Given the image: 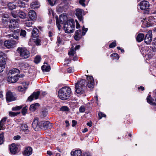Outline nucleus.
I'll use <instances>...</instances> for the list:
<instances>
[{
	"instance_id": "13d9d810",
	"label": "nucleus",
	"mask_w": 156,
	"mask_h": 156,
	"mask_svg": "<svg viewBox=\"0 0 156 156\" xmlns=\"http://www.w3.org/2000/svg\"><path fill=\"white\" fill-rule=\"evenodd\" d=\"M21 138L20 136L19 135H17L16 136H15L13 137V139L15 140H19Z\"/></svg>"
},
{
	"instance_id": "4be33fe9",
	"label": "nucleus",
	"mask_w": 156,
	"mask_h": 156,
	"mask_svg": "<svg viewBox=\"0 0 156 156\" xmlns=\"http://www.w3.org/2000/svg\"><path fill=\"white\" fill-rule=\"evenodd\" d=\"M32 148L30 147H28L25 148L23 152V154L25 155L29 156L32 153Z\"/></svg>"
},
{
	"instance_id": "f3484780",
	"label": "nucleus",
	"mask_w": 156,
	"mask_h": 156,
	"mask_svg": "<svg viewBox=\"0 0 156 156\" xmlns=\"http://www.w3.org/2000/svg\"><path fill=\"white\" fill-rule=\"evenodd\" d=\"M149 49L151 52H147V54L150 56V57H151L156 53V47L154 46H151Z\"/></svg>"
},
{
	"instance_id": "a18cd8bd",
	"label": "nucleus",
	"mask_w": 156,
	"mask_h": 156,
	"mask_svg": "<svg viewBox=\"0 0 156 156\" xmlns=\"http://www.w3.org/2000/svg\"><path fill=\"white\" fill-rule=\"evenodd\" d=\"M88 29L87 28H85L84 26H83L82 28L83 32L82 33V35H84L86 32L87 31Z\"/></svg>"
},
{
	"instance_id": "6e6d98bb",
	"label": "nucleus",
	"mask_w": 156,
	"mask_h": 156,
	"mask_svg": "<svg viewBox=\"0 0 156 156\" xmlns=\"http://www.w3.org/2000/svg\"><path fill=\"white\" fill-rule=\"evenodd\" d=\"M143 23L144 27H148V24L147 23V21L145 20H144V21H143Z\"/></svg>"
},
{
	"instance_id": "49530a36",
	"label": "nucleus",
	"mask_w": 156,
	"mask_h": 156,
	"mask_svg": "<svg viewBox=\"0 0 156 156\" xmlns=\"http://www.w3.org/2000/svg\"><path fill=\"white\" fill-rule=\"evenodd\" d=\"M69 110L67 106H64L60 108V110L62 111H68Z\"/></svg>"
},
{
	"instance_id": "423d86ee",
	"label": "nucleus",
	"mask_w": 156,
	"mask_h": 156,
	"mask_svg": "<svg viewBox=\"0 0 156 156\" xmlns=\"http://www.w3.org/2000/svg\"><path fill=\"white\" fill-rule=\"evenodd\" d=\"M18 43L17 41H14L12 40H8L5 41L4 42L5 47L8 48L13 47Z\"/></svg>"
},
{
	"instance_id": "58836bf2",
	"label": "nucleus",
	"mask_w": 156,
	"mask_h": 156,
	"mask_svg": "<svg viewBox=\"0 0 156 156\" xmlns=\"http://www.w3.org/2000/svg\"><path fill=\"white\" fill-rule=\"evenodd\" d=\"M21 128L23 130H27L28 129V126L26 124H23L21 125Z\"/></svg>"
},
{
	"instance_id": "680f3d73",
	"label": "nucleus",
	"mask_w": 156,
	"mask_h": 156,
	"mask_svg": "<svg viewBox=\"0 0 156 156\" xmlns=\"http://www.w3.org/2000/svg\"><path fill=\"white\" fill-rule=\"evenodd\" d=\"M72 126L73 127H74L76 124V122L74 120H72Z\"/></svg>"
},
{
	"instance_id": "473e14b6",
	"label": "nucleus",
	"mask_w": 156,
	"mask_h": 156,
	"mask_svg": "<svg viewBox=\"0 0 156 156\" xmlns=\"http://www.w3.org/2000/svg\"><path fill=\"white\" fill-rule=\"evenodd\" d=\"M19 72V70L16 69H13L10 71L9 75H14V74L17 73Z\"/></svg>"
},
{
	"instance_id": "5fc2aeb1",
	"label": "nucleus",
	"mask_w": 156,
	"mask_h": 156,
	"mask_svg": "<svg viewBox=\"0 0 156 156\" xmlns=\"http://www.w3.org/2000/svg\"><path fill=\"white\" fill-rule=\"evenodd\" d=\"M82 156H91V155L89 152H85L83 153Z\"/></svg>"
},
{
	"instance_id": "864d4df0",
	"label": "nucleus",
	"mask_w": 156,
	"mask_h": 156,
	"mask_svg": "<svg viewBox=\"0 0 156 156\" xmlns=\"http://www.w3.org/2000/svg\"><path fill=\"white\" fill-rule=\"evenodd\" d=\"M85 2V0H80L79 3L80 4L82 5L83 6L85 7V5L84 2Z\"/></svg>"
},
{
	"instance_id": "4468645a",
	"label": "nucleus",
	"mask_w": 156,
	"mask_h": 156,
	"mask_svg": "<svg viewBox=\"0 0 156 156\" xmlns=\"http://www.w3.org/2000/svg\"><path fill=\"white\" fill-rule=\"evenodd\" d=\"M9 149L11 154H15L17 152L18 147L14 144H12L9 146Z\"/></svg>"
},
{
	"instance_id": "5701e85b",
	"label": "nucleus",
	"mask_w": 156,
	"mask_h": 156,
	"mask_svg": "<svg viewBox=\"0 0 156 156\" xmlns=\"http://www.w3.org/2000/svg\"><path fill=\"white\" fill-rule=\"evenodd\" d=\"M39 31L36 28H34L32 32V37L33 38L37 37L39 36Z\"/></svg>"
},
{
	"instance_id": "8fccbe9b",
	"label": "nucleus",
	"mask_w": 156,
	"mask_h": 156,
	"mask_svg": "<svg viewBox=\"0 0 156 156\" xmlns=\"http://www.w3.org/2000/svg\"><path fill=\"white\" fill-rule=\"evenodd\" d=\"M27 109L26 108V107H25L23 108L22 109V113L23 115H25L26 112H27Z\"/></svg>"
},
{
	"instance_id": "f03ea898",
	"label": "nucleus",
	"mask_w": 156,
	"mask_h": 156,
	"mask_svg": "<svg viewBox=\"0 0 156 156\" xmlns=\"http://www.w3.org/2000/svg\"><path fill=\"white\" fill-rule=\"evenodd\" d=\"M71 93V89L67 87H63L58 91L59 97L62 100H67L70 96Z\"/></svg>"
},
{
	"instance_id": "ddd939ff",
	"label": "nucleus",
	"mask_w": 156,
	"mask_h": 156,
	"mask_svg": "<svg viewBox=\"0 0 156 156\" xmlns=\"http://www.w3.org/2000/svg\"><path fill=\"white\" fill-rule=\"evenodd\" d=\"M40 128L44 129H50L51 127V124L49 121L41 122H40Z\"/></svg>"
},
{
	"instance_id": "bf43d9fd",
	"label": "nucleus",
	"mask_w": 156,
	"mask_h": 156,
	"mask_svg": "<svg viewBox=\"0 0 156 156\" xmlns=\"http://www.w3.org/2000/svg\"><path fill=\"white\" fill-rule=\"evenodd\" d=\"M47 114V112L46 111H43L42 112L41 115L43 117L46 116Z\"/></svg>"
},
{
	"instance_id": "2f4dec72",
	"label": "nucleus",
	"mask_w": 156,
	"mask_h": 156,
	"mask_svg": "<svg viewBox=\"0 0 156 156\" xmlns=\"http://www.w3.org/2000/svg\"><path fill=\"white\" fill-rule=\"evenodd\" d=\"M8 7L11 9H15L16 8V4L11 2H9L7 4Z\"/></svg>"
},
{
	"instance_id": "c85d7f7f",
	"label": "nucleus",
	"mask_w": 156,
	"mask_h": 156,
	"mask_svg": "<svg viewBox=\"0 0 156 156\" xmlns=\"http://www.w3.org/2000/svg\"><path fill=\"white\" fill-rule=\"evenodd\" d=\"M39 106V104L38 103L33 104L30 106V109L31 111H34Z\"/></svg>"
},
{
	"instance_id": "2eb2a0df",
	"label": "nucleus",
	"mask_w": 156,
	"mask_h": 156,
	"mask_svg": "<svg viewBox=\"0 0 156 156\" xmlns=\"http://www.w3.org/2000/svg\"><path fill=\"white\" fill-rule=\"evenodd\" d=\"M22 85L19 86L18 87V90L20 91H23L26 90L28 88L29 84L27 83H22Z\"/></svg>"
},
{
	"instance_id": "a211bd4d",
	"label": "nucleus",
	"mask_w": 156,
	"mask_h": 156,
	"mask_svg": "<svg viewBox=\"0 0 156 156\" xmlns=\"http://www.w3.org/2000/svg\"><path fill=\"white\" fill-rule=\"evenodd\" d=\"M40 94V92L37 91L36 92L34 93L28 98V100L30 101H31L34 98L36 99L38 98Z\"/></svg>"
},
{
	"instance_id": "dca6fc26",
	"label": "nucleus",
	"mask_w": 156,
	"mask_h": 156,
	"mask_svg": "<svg viewBox=\"0 0 156 156\" xmlns=\"http://www.w3.org/2000/svg\"><path fill=\"white\" fill-rule=\"evenodd\" d=\"M38 119L37 118H35L32 123L33 127L36 131L38 129V127L40 128L41 126L40 123H39V125L38 124Z\"/></svg>"
},
{
	"instance_id": "0eeeda50",
	"label": "nucleus",
	"mask_w": 156,
	"mask_h": 156,
	"mask_svg": "<svg viewBox=\"0 0 156 156\" xmlns=\"http://www.w3.org/2000/svg\"><path fill=\"white\" fill-rule=\"evenodd\" d=\"M6 100L9 101H14L16 99L15 94L11 92H8L6 93Z\"/></svg>"
},
{
	"instance_id": "cd10ccee",
	"label": "nucleus",
	"mask_w": 156,
	"mask_h": 156,
	"mask_svg": "<svg viewBox=\"0 0 156 156\" xmlns=\"http://www.w3.org/2000/svg\"><path fill=\"white\" fill-rule=\"evenodd\" d=\"M144 35L143 34H139L136 37V40L138 42L142 41L144 38Z\"/></svg>"
},
{
	"instance_id": "e2e57ef3",
	"label": "nucleus",
	"mask_w": 156,
	"mask_h": 156,
	"mask_svg": "<svg viewBox=\"0 0 156 156\" xmlns=\"http://www.w3.org/2000/svg\"><path fill=\"white\" fill-rule=\"evenodd\" d=\"M74 38L76 41L79 40L80 39V37H79L78 35H75L74 36Z\"/></svg>"
},
{
	"instance_id": "69168bd1",
	"label": "nucleus",
	"mask_w": 156,
	"mask_h": 156,
	"mask_svg": "<svg viewBox=\"0 0 156 156\" xmlns=\"http://www.w3.org/2000/svg\"><path fill=\"white\" fill-rule=\"evenodd\" d=\"M11 15H12L14 18H16L17 17L16 14L14 13L13 12H12L11 13Z\"/></svg>"
},
{
	"instance_id": "37998d69",
	"label": "nucleus",
	"mask_w": 156,
	"mask_h": 156,
	"mask_svg": "<svg viewBox=\"0 0 156 156\" xmlns=\"http://www.w3.org/2000/svg\"><path fill=\"white\" fill-rule=\"evenodd\" d=\"M116 43L115 41H114V42H112L109 45V47L110 48H114L116 46Z\"/></svg>"
},
{
	"instance_id": "b1692460",
	"label": "nucleus",
	"mask_w": 156,
	"mask_h": 156,
	"mask_svg": "<svg viewBox=\"0 0 156 156\" xmlns=\"http://www.w3.org/2000/svg\"><path fill=\"white\" fill-rule=\"evenodd\" d=\"M71 154L72 156H82V152L80 150H76L75 151H72Z\"/></svg>"
},
{
	"instance_id": "ea45409f",
	"label": "nucleus",
	"mask_w": 156,
	"mask_h": 156,
	"mask_svg": "<svg viewBox=\"0 0 156 156\" xmlns=\"http://www.w3.org/2000/svg\"><path fill=\"white\" fill-rule=\"evenodd\" d=\"M5 62L4 60H0V66L5 67Z\"/></svg>"
},
{
	"instance_id": "052dcab7",
	"label": "nucleus",
	"mask_w": 156,
	"mask_h": 156,
	"mask_svg": "<svg viewBox=\"0 0 156 156\" xmlns=\"http://www.w3.org/2000/svg\"><path fill=\"white\" fill-rule=\"evenodd\" d=\"M62 41V40L60 37L58 36L57 37V42L58 44H60Z\"/></svg>"
},
{
	"instance_id": "603ef678",
	"label": "nucleus",
	"mask_w": 156,
	"mask_h": 156,
	"mask_svg": "<svg viewBox=\"0 0 156 156\" xmlns=\"http://www.w3.org/2000/svg\"><path fill=\"white\" fill-rule=\"evenodd\" d=\"M48 1L49 4L51 6H53L55 4L56 1H54L53 2H52L51 0H47Z\"/></svg>"
},
{
	"instance_id": "bb28decb",
	"label": "nucleus",
	"mask_w": 156,
	"mask_h": 156,
	"mask_svg": "<svg viewBox=\"0 0 156 156\" xmlns=\"http://www.w3.org/2000/svg\"><path fill=\"white\" fill-rule=\"evenodd\" d=\"M6 119V118H4L0 121V127L1 128V130H3L5 129V128L3 127V126L5 125Z\"/></svg>"
},
{
	"instance_id": "a19ab883",
	"label": "nucleus",
	"mask_w": 156,
	"mask_h": 156,
	"mask_svg": "<svg viewBox=\"0 0 156 156\" xmlns=\"http://www.w3.org/2000/svg\"><path fill=\"white\" fill-rule=\"evenodd\" d=\"M25 26L28 27H30L32 25V23L30 21H28L25 23Z\"/></svg>"
},
{
	"instance_id": "6ab92c4d",
	"label": "nucleus",
	"mask_w": 156,
	"mask_h": 156,
	"mask_svg": "<svg viewBox=\"0 0 156 156\" xmlns=\"http://www.w3.org/2000/svg\"><path fill=\"white\" fill-rule=\"evenodd\" d=\"M147 102L151 105H156V98L154 100L150 95H149L147 98Z\"/></svg>"
},
{
	"instance_id": "1a4fd4ad",
	"label": "nucleus",
	"mask_w": 156,
	"mask_h": 156,
	"mask_svg": "<svg viewBox=\"0 0 156 156\" xmlns=\"http://www.w3.org/2000/svg\"><path fill=\"white\" fill-rule=\"evenodd\" d=\"M149 3L147 1H144L140 3V9L142 10H146L148 9L149 7Z\"/></svg>"
},
{
	"instance_id": "9b49d317",
	"label": "nucleus",
	"mask_w": 156,
	"mask_h": 156,
	"mask_svg": "<svg viewBox=\"0 0 156 156\" xmlns=\"http://www.w3.org/2000/svg\"><path fill=\"white\" fill-rule=\"evenodd\" d=\"M18 78V77L17 75H9L7 78V80L8 82L14 83L17 81Z\"/></svg>"
},
{
	"instance_id": "39448f33",
	"label": "nucleus",
	"mask_w": 156,
	"mask_h": 156,
	"mask_svg": "<svg viewBox=\"0 0 156 156\" xmlns=\"http://www.w3.org/2000/svg\"><path fill=\"white\" fill-rule=\"evenodd\" d=\"M66 15L64 14H61L59 17L58 19L57 16L55 17L56 24L59 30H60L61 29V25L63 24L64 21H66Z\"/></svg>"
},
{
	"instance_id": "c9c22d12",
	"label": "nucleus",
	"mask_w": 156,
	"mask_h": 156,
	"mask_svg": "<svg viewBox=\"0 0 156 156\" xmlns=\"http://www.w3.org/2000/svg\"><path fill=\"white\" fill-rule=\"evenodd\" d=\"M41 60V57L40 56H36L34 59V62L36 63H38Z\"/></svg>"
},
{
	"instance_id": "3c124183",
	"label": "nucleus",
	"mask_w": 156,
	"mask_h": 156,
	"mask_svg": "<svg viewBox=\"0 0 156 156\" xmlns=\"http://www.w3.org/2000/svg\"><path fill=\"white\" fill-rule=\"evenodd\" d=\"M80 112H83L85 111V108L84 106H81L79 108Z\"/></svg>"
},
{
	"instance_id": "4c0bfd02",
	"label": "nucleus",
	"mask_w": 156,
	"mask_h": 156,
	"mask_svg": "<svg viewBox=\"0 0 156 156\" xmlns=\"http://www.w3.org/2000/svg\"><path fill=\"white\" fill-rule=\"evenodd\" d=\"M41 42V40L39 38H37L34 41V42L37 45H40Z\"/></svg>"
},
{
	"instance_id": "f8f14e48",
	"label": "nucleus",
	"mask_w": 156,
	"mask_h": 156,
	"mask_svg": "<svg viewBox=\"0 0 156 156\" xmlns=\"http://www.w3.org/2000/svg\"><path fill=\"white\" fill-rule=\"evenodd\" d=\"M87 85L90 88H93L94 85V81L93 77L91 76H89L87 77Z\"/></svg>"
},
{
	"instance_id": "393cba45",
	"label": "nucleus",
	"mask_w": 156,
	"mask_h": 156,
	"mask_svg": "<svg viewBox=\"0 0 156 156\" xmlns=\"http://www.w3.org/2000/svg\"><path fill=\"white\" fill-rule=\"evenodd\" d=\"M86 83V81L85 80L82 79L79 81L78 82L76 85H77L79 87L83 88L85 87V84Z\"/></svg>"
},
{
	"instance_id": "7ed1b4c3",
	"label": "nucleus",
	"mask_w": 156,
	"mask_h": 156,
	"mask_svg": "<svg viewBox=\"0 0 156 156\" xmlns=\"http://www.w3.org/2000/svg\"><path fill=\"white\" fill-rule=\"evenodd\" d=\"M75 26V22L72 19L68 20L66 24L64 25V30L66 33H70L73 32Z\"/></svg>"
},
{
	"instance_id": "f257e3e1",
	"label": "nucleus",
	"mask_w": 156,
	"mask_h": 156,
	"mask_svg": "<svg viewBox=\"0 0 156 156\" xmlns=\"http://www.w3.org/2000/svg\"><path fill=\"white\" fill-rule=\"evenodd\" d=\"M19 20L17 19H12L9 21L11 24L9 25V28L14 33L16 34H10L6 35L8 38H10L11 37H13L14 38L18 40L19 37L18 35L20 32V30L18 29V23L19 22Z\"/></svg>"
},
{
	"instance_id": "412c9836",
	"label": "nucleus",
	"mask_w": 156,
	"mask_h": 156,
	"mask_svg": "<svg viewBox=\"0 0 156 156\" xmlns=\"http://www.w3.org/2000/svg\"><path fill=\"white\" fill-rule=\"evenodd\" d=\"M44 64L41 67L43 71L45 72H49L51 69L50 66L47 63H44Z\"/></svg>"
},
{
	"instance_id": "c756f323",
	"label": "nucleus",
	"mask_w": 156,
	"mask_h": 156,
	"mask_svg": "<svg viewBox=\"0 0 156 156\" xmlns=\"http://www.w3.org/2000/svg\"><path fill=\"white\" fill-rule=\"evenodd\" d=\"M30 5L31 8L34 9H37L39 7L38 2H32Z\"/></svg>"
},
{
	"instance_id": "72a5a7b5",
	"label": "nucleus",
	"mask_w": 156,
	"mask_h": 156,
	"mask_svg": "<svg viewBox=\"0 0 156 156\" xmlns=\"http://www.w3.org/2000/svg\"><path fill=\"white\" fill-rule=\"evenodd\" d=\"M20 112H9V115L11 117H14L16 116L17 115L20 114Z\"/></svg>"
},
{
	"instance_id": "f704fd0d",
	"label": "nucleus",
	"mask_w": 156,
	"mask_h": 156,
	"mask_svg": "<svg viewBox=\"0 0 156 156\" xmlns=\"http://www.w3.org/2000/svg\"><path fill=\"white\" fill-rule=\"evenodd\" d=\"M22 106H18L16 107H13L12 108V110L13 111H19L22 108Z\"/></svg>"
},
{
	"instance_id": "6e6552de",
	"label": "nucleus",
	"mask_w": 156,
	"mask_h": 156,
	"mask_svg": "<svg viewBox=\"0 0 156 156\" xmlns=\"http://www.w3.org/2000/svg\"><path fill=\"white\" fill-rule=\"evenodd\" d=\"M152 34L151 31H149L146 34L145 39V42L147 44H150L152 41Z\"/></svg>"
},
{
	"instance_id": "e433bc0d",
	"label": "nucleus",
	"mask_w": 156,
	"mask_h": 156,
	"mask_svg": "<svg viewBox=\"0 0 156 156\" xmlns=\"http://www.w3.org/2000/svg\"><path fill=\"white\" fill-rule=\"evenodd\" d=\"M75 53V51L73 49V48H71L70 49V51L68 53V55H73Z\"/></svg>"
},
{
	"instance_id": "774afa93",
	"label": "nucleus",
	"mask_w": 156,
	"mask_h": 156,
	"mask_svg": "<svg viewBox=\"0 0 156 156\" xmlns=\"http://www.w3.org/2000/svg\"><path fill=\"white\" fill-rule=\"evenodd\" d=\"M152 43L153 44L156 45V37L154 39Z\"/></svg>"
},
{
	"instance_id": "0e129e2a",
	"label": "nucleus",
	"mask_w": 156,
	"mask_h": 156,
	"mask_svg": "<svg viewBox=\"0 0 156 156\" xmlns=\"http://www.w3.org/2000/svg\"><path fill=\"white\" fill-rule=\"evenodd\" d=\"M54 35L53 33L51 31L48 32V36L50 37H51Z\"/></svg>"
},
{
	"instance_id": "7c9ffc66",
	"label": "nucleus",
	"mask_w": 156,
	"mask_h": 156,
	"mask_svg": "<svg viewBox=\"0 0 156 156\" xmlns=\"http://www.w3.org/2000/svg\"><path fill=\"white\" fill-rule=\"evenodd\" d=\"M18 15L19 17L21 19H24L26 18L27 16L25 13L21 10L19 11Z\"/></svg>"
},
{
	"instance_id": "9d476101",
	"label": "nucleus",
	"mask_w": 156,
	"mask_h": 156,
	"mask_svg": "<svg viewBox=\"0 0 156 156\" xmlns=\"http://www.w3.org/2000/svg\"><path fill=\"white\" fill-rule=\"evenodd\" d=\"M83 10L82 9H77L76 10V15L77 16L79 20L83 23Z\"/></svg>"
},
{
	"instance_id": "79ce46f5",
	"label": "nucleus",
	"mask_w": 156,
	"mask_h": 156,
	"mask_svg": "<svg viewBox=\"0 0 156 156\" xmlns=\"http://www.w3.org/2000/svg\"><path fill=\"white\" fill-rule=\"evenodd\" d=\"M3 134L2 133L0 134V145L3 142Z\"/></svg>"
},
{
	"instance_id": "aec40b11",
	"label": "nucleus",
	"mask_w": 156,
	"mask_h": 156,
	"mask_svg": "<svg viewBox=\"0 0 156 156\" xmlns=\"http://www.w3.org/2000/svg\"><path fill=\"white\" fill-rule=\"evenodd\" d=\"M29 18L32 20H34L36 19L37 16L35 12L33 10H30L29 12Z\"/></svg>"
},
{
	"instance_id": "09e8293b",
	"label": "nucleus",
	"mask_w": 156,
	"mask_h": 156,
	"mask_svg": "<svg viewBox=\"0 0 156 156\" xmlns=\"http://www.w3.org/2000/svg\"><path fill=\"white\" fill-rule=\"evenodd\" d=\"M67 70L68 73H70L74 71V69L72 67H71L68 68Z\"/></svg>"
},
{
	"instance_id": "c03bdc74",
	"label": "nucleus",
	"mask_w": 156,
	"mask_h": 156,
	"mask_svg": "<svg viewBox=\"0 0 156 156\" xmlns=\"http://www.w3.org/2000/svg\"><path fill=\"white\" fill-rule=\"evenodd\" d=\"M26 34V32L25 30H21L20 33V35L23 37H25Z\"/></svg>"
},
{
	"instance_id": "4d7b16f0",
	"label": "nucleus",
	"mask_w": 156,
	"mask_h": 156,
	"mask_svg": "<svg viewBox=\"0 0 156 156\" xmlns=\"http://www.w3.org/2000/svg\"><path fill=\"white\" fill-rule=\"evenodd\" d=\"M5 56V54L2 52L0 51V58H4Z\"/></svg>"
},
{
	"instance_id": "a878e982",
	"label": "nucleus",
	"mask_w": 156,
	"mask_h": 156,
	"mask_svg": "<svg viewBox=\"0 0 156 156\" xmlns=\"http://www.w3.org/2000/svg\"><path fill=\"white\" fill-rule=\"evenodd\" d=\"M75 88L76 92L79 94H81L83 92V88L79 87L77 85H75Z\"/></svg>"
},
{
	"instance_id": "de8ad7c7",
	"label": "nucleus",
	"mask_w": 156,
	"mask_h": 156,
	"mask_svg": "<svg viewBox=\"0 0 156 156\" xmlns=\"http://www.w3.org/2000/svg\"><path fill=\"white\" fill-rule=\"evenodd\" d=\"M98 115L99 116L100 119H101L102 117H106V115L105 114H104L101 112H100L98 113Z\"/></svg>"
},
{
	"instance_id": "20e7f679",
	"label": "nucleus",
	"mask_w": 156,
	"mask_h": 156,
	"mask_svg": "<svg viewBox=\"0 0 156 156\" xmlns=\"http://www.w3.org/2000/svg\"><path fill=\"white\" fill-rule=\"evenodd\" d=\"M17 50L23 58H27L29 56V52L25 48L19 47Z\"/></svg>"
},
{
	"instance_id": "338daca9",
	"label": "nucleus",
	"mask_w": 156,
	"mask_h": 156,
	"mask_svg": "<svg viewBox=\"0 0 156 156\" xmlns=\"http://www.w3.org/2000/svg\"><path fill=\"white\" fill-rule=\"evenodd\" d=\"M57 149L58 151L60 153H62L63 151L62 149H61L59 147H57Z\"/></svg>"
}]
</instances>
